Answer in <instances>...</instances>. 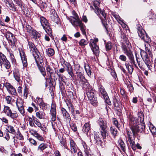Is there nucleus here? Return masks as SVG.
<instances>
[{
	"mask_svg": "<svg viewBox=\"0 0 156 156\" xmlns=\"http://www.w3.org/2000/svg\"><path fill=\"white\" fill-rule=\"evenodd\" d=\"M137 32L139 36L145 42L147 43L145 45V51L144 50L141 51V56L147 65L150 70H151V61H152L153 55L150 50V46L149 43L151 42L150 38L147 36L144 30L142 28L140 25L137 26Z\"/></svg>",
	"mask_w": 156,
	"mask_h": 156,
	"instance_id": "nucleus-1",
	"label": "nucleus"
},
{
	"mask_svg": "<svg viewBox=\"0 0 156 156\" xmlns=\"http://www.w3.org/2000/svg\"><path fill=\"white\" fill-rule=\"evenodd\" d=\"M121 37L122 50L124 53L127 56L129 60V62H126L125 65L129 73L131 74L134 69L133 65L135 66L136 65L135 63L133 55L130 50V47L131 46V44L128 38L126 37L125 34L121 33Z\"/></svg>",
	"mask_w": 156,
	"mask_h": 156,
	"instance_id": "nucleus-2",
	"label": "nucleus"
},
{
	"mask_svg": "<svg viewBox=\"0 0 156 156\" xmlns=\"http://www.w3.org/2000/svg\"><path fill=\"white\" fill-rule=\"evenodd\" d=\"M138 118L135 117L130 118V124L131 125V129L134 136L138 133H141L144 131L145 129L144 126H142L139 124L138 120H139L140 123H143L144 122V115L142 112H140L138 114Z\"/></svg>",
	"mask_w": 156,
	"mask_h": 156,
	"instance_id": "nucleus-3",
	"label": "nucleus"
},
{
	"mask_svg": "<svg viewBox=\"0 0 156 156\" xmlns=\"http://www.w3.org/2000/svg\"><path fill=\"white\" fill-rule=\"evenodd\" d=\"M72 13L74 17L72 16L69 18V21L73 26L80 27L82 34L84 35H86L85 26L82 23L77 13L75 11H73Z\"/></svg>",
	"mask_w": 156,
	"mask_h": 156,
	"instance_id": "nucleus-4",
	"label": "nucleus"
},
{
	"mask_svg": "<svg viewBox=\"0 0 156 156\" xmlns=\"http://www.w3.org/2000/svg\"><path fill=\"white\" fill-rule=\"evenodd\" d=\"M85 87L83 88L86 90V93L92 105L94 106L97 103V98L95 96V90L92 88L89 83V85H87Z\"/></svg>",
	"mask_w": 156,
	"mask_h": 156,
	"instance_id": "nucleus-5",
	"label": "nucleus"
},
{
	"mask_svg": "<svg viewBox=\"0 0 156 156\" xmlns=\"http://www.w3.org/2000/svg\"><path fill=\"white\" fill-rule=\"evenodd\" d=\"M97 122L100 126L99 130L102 138L104 139H106L108 134V129L106 123L101 118H99Z\"/></svg>",
	"mask_w": 156,
	"mask_h": 156,
	"instance_id": "nucleus-6",
	"label": "nucleus"
},
{
	"mask_svg": "<svg viewBox=\"0 0 156 156\" xmlns=\"http://www.w3.org/2000/svg\"><path fill=\"white\" fill-rule=\"evenodd\" d=\"M40 21L41 25L46 32L49 36H52V30L50 26L49 23L47 20L44 17L41 16L40 17Z\"/></svg>",
	"mask_w": 156,
	"mask_h": 156,
	"instance_id": "nucleus-7",
	"label": "nucleus"
},
{
	"mask_svg": "<svg viewBox=\"0 0 156 156\" xmlns=\"http://www.w3.org/2000/svg\"><path fill=\"white\" fill-rule=\"evenodd\" d=\"M94 6V7L95 9L94 12L98 15L99 13H101L103 17L101 16H100V19H101L102 22L103 23L104 21L106 20V14L104 12L102 11H101V9L99 8L98 6H99L100 4V2L98 1H94L93 2Z\"/></svg>",
	"mask_w": 156,
	"mask_h": 156,
	"instance_id": "nucleus-8",
	"label": "nucleus"
},
{
	"mask_svg": "<svg viewBox=\"0 0 156 156\" xmlns=\"http://www.w3.org/2000/svg\"><path fill=\"white\" fill-rule=\"evenodd\" d=\"M98 41V39L97 38L91 39L90 40V46L93 53L96 56L98 55L99 53V47L96 44Z\"/></svg>",
	"mask_w": 156,
	"mask_h": 156,
	"instance_id": "nucleus-9",
	"label": "nucleus"
},
{
	"mask_svg": "<svg viewBox=\"0 0 156 156\" xmlns=\"http://www.w3.org/2000/svg\"><path fill=\"white\" fill-rule=\"evenodd\" d=\"M15 4L21 8L23 13L26 16L29 17L30 14L29 11L28 10L25 4L21 0H13Z\"/></svg>",
	"mask_w": 156,
	"mask_h": 156,
	"instance_id": "nucleus-10",
	"label": "nucleus"
},
{
	"mask_svg": "<svg viewBox=\"0 0 156 156\" xmlns=\"http://www.w3.org/2000/svg\"><path fill=\"white\" fill-rule=\"evenodd\" d=\"M3 111L7 116L12 119H15L18 117L17 113L16 111L12 112L10 108L8 106H4Z\"/></svg>",
	"mask_w": 156,
	"mask_h": 156,
	"instance_id": "nucleus-11",
	"label": "nucleus"
},
{
	"mask_svg": "<svg viewBox=\"0 0 156 156\" xmlns=\"http://www.w3.org/2000/svg\"><path fill=\"white\" fill-rule=\"evenodd\" d=\"M76 74L77 75L78 80L83 87H86L87 85H89V83L87 82V80L85 78L82 73L80 72H76Z\"/></svg>",
	"mask_w": 156,
	"mask_h": 156,
	"instance_id": "nucleus-12",
	"label": "nucleus"
},
{
	"mask_svg": "<svg viewBox=\"0 0 156 156\" xmlns=\"http://www.w3.org/2000/svg\"><path fill=\"white\" fill-rule=\"evenodd\" d=\"M5 36L9 44L11 45L14 46L16 39L13 34L9 32H7L5 34Z\"/></svg>",
	"mask_w": 156,
	"mask_h": 156,
	"instance_id": "nucleus-13",
	"label": "nucleus"
},
{
	"mask_svg": "<svg viewBox=\"0 0 156 156\" xmlns=\"http://www.w3.org/2000/svg\"><path fill=\"white\" fill-rule=\"evenodd\" d=\"M4 85L10 94L13 95H16L17 94L16 89L10 83L6 82L4 84Z\"/></svg>",
	"mask_w": 156,
	"mask_h": 156,
	"instance_id": "nucleus-14",
	"label": "nucleus"
},
{
	"mask_svg": "<svg viewBox=\"0 0 156 156\" xmlns=\"http://www.w3.org/2000/svg\"><path fill=\"white\" fill-rule=\"evenodd\" d=\"M55 104L52 103L50 110V113L51 115V120L55 121L56 119V112L55 108Z\"/></svg>",
	"mask_w": 156,
	"mask_h": 156,
	"instance_id": "nucleus-15",
	"label": "nucleus"
},
{
	"mask_svg": "<svg viewBox=\"0 0 156 156\" xmlns=\"http://www.w3.org/2000/svg\"><path fill=\"white\" fill-rule=\"evenodd\" d=\"M50 17L51 20L57 24H58L59 23V19L58 16L54 10H51V13L50 14Z\"/></svg>",
	"mask_w": 156,
	"mask_h": 156,
	"instance_id": "nucleus-16",
	"label": "nucleus"
},
{
	"mask_svg": "<svg viewBox=\"0 0 156 156\" xmlns=\"http://www.w3.org/2000/svg\"><path fill=\"white\" fill-rule=\"evenodd\" d=\"M33 56L35 58L37 66H41V65H43V60L42 57L40 56L39 52L38 53L34 54Z\"/></svg>",
	"mask_w": 156,
	"mask_h": 156,
	"instance_id": "nucleus-17",
	"label": "nucleus"
},
{
	"mask_svg": "<svg viewBox=\"0 0 156 156\" xmlns=\"http://www.w3.org/2000/svg\"><path fill=\"white\" fill-rule=\"evenodd\" d=\"M28 45L30 51L32 54L33 55L37 53H38V51L35 45L31 41H28Z\"/></svg>",
	"mask_w": 156,
	"mask_h": 156,
	"instance_id": "nucleus-18",
	"label": "nucleus"
},
{
	"mask_svg": "<svg viewBox=\"0 0 156 156\" xmlns=\"http://www.w3.org/2000/svg\"><path fill=\"white\" fill-rule=\"evenodd\" d=\"M98 89L104 99L107 100L108 97L104 87L102 85H100L98 86Z\"/></svg>",
	"mask_w": 156,
	"mask_h": 156,
	"instance_id": "nucleus-19",
	"label": "nucleus"
},
{
	"mask_svg": "<svg viewBox=\"0 0 156 156\" xmlns=\"http://www.w3.org/2000/svg\"><path fill=\"white\" fill-rule=\"evenodd\" d=\"M61 111L63 117L68 121H71V117L69 113L64 108H62L61 109Z\"/></svg>",
	"mask_w": 156,
	"mask_h": 156,
	"instance_id": "nucleus-20",
	"label": "nucleus"
},
{
	"mask_svg": "<svg viewBox=\"0 0 156 156\" xmlns=\"http://www.w3.org/2000/svg\"><path fill=\"white\" fill-rule=\"evenodd\" d=\"M94 138L96 143L98 144H100L102 147H106V144L103 145V142H101V139L99 135L97 133H95L94 135Z\"/></svg>",
	"mask_w": 156,
	"mask_h": 156,
	"instance_id": "nucleus-21",
	"label": "nucleus"
},
{
	"mask_svg": "<svg viewBox=\"0 0 156 156\" xmlns=\"http://www.w3.org/2000/svg\"><path fill=\"white\" fill-rule=\"evenodd\" d=\"M82 145L84 148V151L85 153V156H90L91 155L90 152V150L85 142H83Z\"/></svg>",
	"mask_w": 156,
	"mask_h": 156,
	"instance_id": "nucleus-22",
	"label": "nucleus"
},
{
	"mask_svg": "<svg viewBox=\"0 0 156 156\" xmlns=\"http://www.w3.org/2000/svg\"><path fill=\"white\" fill-rule=\"evenodd\" d=\"M34 124H35L38 127L40 128L41 130L43 131H45L46 128L44 126H43L41 123L35 117H34Z\"/></svg>",
	"mask_w": 156,
	"mask_h": 156,
	"instance_id": "nucleus-23",
	"label": "nucleus"
},
{
	"mask_svg": "<svg viewBox=\"0 0 156 156\" xmlns=\"http://www.w3.org/2000/svg\"><path fill=\"white\" fill-rule=\"evenodd\" d=\"M25 118L26 120L29 122V124L30 126L36 127L34 122V117L33 116L32 118L28 115H26L25 116Z\"/></svg>",
	"mask_w": 156,
	"mask_h": 156,
	"instance_id": "nucleus-24",
	"label": "nucleus"
},
{
	"mask_svg": "<svg viewBox=\"0 0 156 156\" xmlns=\"http://www.w3.org/2000/svg\"><path fill=\"white\" fill-rule=\"evenodd\" d=\"M46 68L47 73L49 74L50 77H51L54 73L53 67L47 64L46 66Z\"/></svg>",
	"mask_w": 156,
	"mask_h": 156,
	"instance_id": "nucleus-25",
	"label": "nucleus"
},
{
	"mask_svg": "<svg viewBox=\"0 0 156 156\" xmlns=\"http://www.w3.org/2000/svg\"><path fill=\"white\" fill-rule=\"evenodd\" d=\"M13 76L15 79L18 82H20V74L19 70L18 69H15L13 72Z\"/></svg>",
	"mask_w": 156,
	"mask_h": 156,
	"instance_id": "nucleus-26",
	"label": "nucleus"
},
{
	"mask_svg": "<svg viewBox=\"0 0 156 156\" xmlns=\"http://www.w3.org/2000/svg\"><path fill=\"white\" fill-rule=\"evenodd\" d=\"M67 68V70L69 74L73 78L74 76V74L73 72V69L71 66L69 64H68L66 65Z\"/></svg>",
	"mask_w": 156,
	"mask_h": 156,
	"instance_id": "nucleus-27",
	"label": "nucleus"
},
{
	"mask_svg": "<svg viewBox=\"0 0 156 156\" xmlns=\"http://www.w3.org/2000/svg\"><path fill=\"white\" fill-rule=\"evenodd\" d=\"M37 67L41 73L44 77L45 79L47 80L48 78L45 77V76L46 75V73L45 68L43 66V65H41V66H38Z\"/></svg>",
	"mask_w": 156,
	"mask_h": 156,
	"instance_id": "nucleus-28",
	"label": "nucleus"
},
{
	"mask_svg": "<svg viewBox=\"0 0 156 156\" xmlns=\"http://www.w3.org/2000/svg\"><path fill=\"white\" fill-rule=\"evenodd\" d=\"M90 125L89 122L85 123L83 126V131L85 133H87L90 129Z\"/></svg>",
	"mask_w": 156,
	"mask_h": 156,
	"instance_id": "nucleus-29",
	"label": "nucleus"
},
{
	"mask_svg": "<svg viewBox=\"0 0 156 156\" xmlns=\"http://www.w3.org/2000/svg\"><path fill=\"white\" fill-rule=\"evenodd\" d=\"M6 130L8 132L13 134H15L16 133V131L14 127L11 125H6Z\"/></svg>",
	"mask_w": 156,
	"mask_h": 156,
	"instance_id": "nucleus-30",
	"label": "nucleus"
},
{
	"mask_svg": "<svg viewBox=\"0 0 156 156\" xmlns=\"http://www.w3.org/2000/svg\"><path fill=\"white\" fill-rule=\"evenodd\" d=\"M118 146L120 147L123 152L126 151L125 146L124 142L122 140H119L118 141Z\"/></svg>",
	"mask_w": 156,
	"mask_h": 156,
	"instance_id": "nucleus-31",
	"label": "nucleus"
},
{
	"mask_svg": "<svg viewBox=\"0 0 156 156\" xmlns=\"http://www.w3.org/2000/svg\"><path fill=\"white\" fill-rule=\"evenodd\" d=\"M31 35L33 38L35 39L39 38L41 36V34L35 30L32 31L31 33Z\"/></svg>",
	"mask_w": 156,
	"mask_h": 156,
	"instance_id": "nucleus-32",
	"label": "nucleus"
},
{
	"mask_svg": "<svg viewBox=\"0 0 156 156\" xmlns=\"http://www.w3.org/2000/svg\"><path fill=\"white\" fill-rule=\"evenodd\" d=\"M37 100V101H39V102L40 103H39V105L41 108H42L43 109H46L47 108V105L45 103L42 101L41 98H37L36 99V100Z\"/></svg>",
	"mask_w": 156,
	"mask_h": 156,
	"instance_id": "nucleus-33",
	"label": "nucleus"
},
{
	"mask_svg": "<svg viewBox=\"0 0 156 156\" xmlns=\"http://www.w3.org/2000/svg\"><path fill=\"white\" fill-rule=\"evenodd\" d=\"M47 147L48 145L47 144L44 143L41 144L38 147L37 150L43 152V150L47 148Z\"/></svg>",
	"mask_w": 156,
	"mask_h": 156,
	"instance_id": "nucleus-34",
	"label": "nucleus"
},
{
	"mask_svg": "<svg viewBox=\"0 0 156 156\" xmlns=\"http://www.w3.org/2000/svg\"><path fill=\"white\" fill-rule=\"evenodd\" d=\"M149 129L153 135H156V128L151 123L149 125Z\"/></svg>",
	"mask_w": 156,
	"mask_h": 156,
	"instance_id": "nucleus-35",
	"label": "nucleus"
},
{
	"mask_svg": "<svg viewBox=\"0 0 156 156\" xmlns=\"http://www.w3.org/2000/svg\"><path fill=\"white\" fill-rule=\"evenodd\" d=\"M110 132L112 136L115 137L117 136L118 131L117 129L114 126H111L110 128Z\"/></svg>",
	"mask_w": 156,
	"mask_h": 156,
	"instance_id": "nucleus-36",
	"label": "nucleus"
},
{
	"mask_svg": "<svg viewBox=\"0 0 156 156\" xmlns=\"http://www.w3.org/2000/svg\"><path fill=\"white\" fill-rule=\"evenodd\" d=\"M68 108L71 111V113L73 116H75L74 113V106L71 103H69L67 104Z\"/></svg>",
	"mask_w": 156,
	"mask_h": 156,
	"instance_id": "nucleus-37",
	"label": "nucleus"
},
{
	"mask_svg": "<svg viewBox=\"0 0 156 156\" xmlns=\"http://www.w3.org/2000/svg\"><path fill=\"white\" fill-rule=\"evenodd\" d=\"M23 101L20 98H17L16 100V104L17 107H20L23 106Z\"/></svg>",
	"mask_w": 156,
	"mask_h": 156,
	"instance_id": "nucleus-38",
	"label": "nucleus"
},
{
	"mask_svg": "<svg viewBox=\"0 0 156 156\" xmlns=\"http://www.w3.org/2000/svg\"><path fill=\"white\" fill-rule=\"evenodd\" d=\"M6 5L9 8L10 10L13 11H15L16 10V8L13 3H10L9 2L8 4H7Z\"/></svg>",
	"mask_w": 156,
	"mask_h": 156,
	"instance_id": "nucleus-39",
	"label": "nucleus"
},
{
	"mask_svg": "<svg viewBox=\"0 0 156 156\" xmlns=\"http://www.w3.org/2000/svg\"><path fill=\"white\" fill-rule=\"evenodd\" d=\"M84 67L85 70L88 76L90 75L91 74V71L90 69V68L88 65L84 64Z\"/></svg>",
	"mask_w": 156,
	"mask_h": 156,
	"instance_id": "nucleus-40",
	"label": "nucleus"
},
{
	"mask_svg": "<svg viewBox=\"0 0 156 156\" xmlns=\"http://www.w3.org/2000/svg\"><path fill=\"white\" fill-rule=\"evenodd\" d=\"M46 52L48 55L49 57L52 56L55 54L54 50L51 48H48Z\"/></svg>",
	"mask_w": 156,
	"mask_h": 156,
	"instance_id": "nucleus-41",
	"label": "nucleus"
},
{
	"mask_svg": "<svg viewBox=\"0 0 156 156\" xmlns=\"http://www.w3.org/2000/svg\"><path fill=\"white\" fill-rule=\"evenodd\" d=\"M20 53L22 62L27 60L26 56L25 54L23 51H20Z\"/></svg>",
	"mask_w": 156,
	"mask_h": 156,
	"instance_id": "nucleus-42",
	"label": "nucleus"
},
{
	"mask_svg": "<svg viewBox=\"0 0 156 156\" xmlns=\"http://www.w3.org/2000/svg\"><path fill=\"white\" fill-rule=\"evenodd\" d=\"M80 45L82 46H85L88 44V41L86 39H81L79 42Z\"/></svg>",
	"mask_w": 156,
	"mask_h": 156,
	"instance_id": "nucleus-43",
	"label": "nucleus"
},
{
	"mask_svg": "<svg viewBox=\"0 0 156 156\" xmlns=\"http://www.w3.org/2000/svg\"><path fill=\"white\" fill-rule=\"evenodd\" d=\"M36 116L39 119H42L44 118V113L43 112L38 111L36 113Z\"/></svg>",
	"mask_w": 156,
	"mask_h": 156,
	"instance_id": "nucleus-44",
	"label": "nucleus"
},
{
	"mask_svg": "<svg viewBox=\"0 0 156 156\" xmlns=\"http://www.w3.org/2000/svg\"><path fill=\"white\" fill-rule=\"evenodd\" d=\"M105 48L106 51H109L111 50L112 47V44L111 42H107L105 44Z\"/></svg>",
	"mask_w": 156,
	"mask_h": 156,
	"instance_id": "nucleus-45",
	"label": "nucleus"
},
{
	"mask_svg": "<svg viewBox=\"0 0 156 156\" xmlns=\"http://www.w3.org/2000/svg\"><path fill=\"white\" fill-rule=\"evenodd\" d=\"M129 142L130 145L132 148V149L133 150H136V144L134 142V141L132 139H131L129 140H128Z\"/></svg>",
	"mask_w": 156,
	"mask_h": 156,
	"instance_id": "nucleus-46",
	"label": "nucleus"
},
{
	"mask_svg": "<svg viewBox=\"0 0 156 156\" xmlns=\"http://www.w3.org/2000/svg\"><path fill=\"white\" fill-rule=\"evenodd\" d=\"M3 64L5 67L6 69H9L10 67V64L9 62L7 60H6L2 63V64Z\"/></svg>",
	"mask_w": 156,
	"mask_h": 156,
	"instance_id": "nucleus-47",
	"label": "nucleus"
},
{
	"mask_svg": "<svg viewBox=\"0 0 156 156\" xmlns=\"http://www.w3.org/2000/svg\"><path fill=\"white\" fill-rule=\"evenodd\" d=\"M78 150V147L77 146L70 148V151L72 153L76 154Z\"/></svg>",
	"mask_w": 156,
	"mask_h": 156,
	"instance_id": "nucleus-48",
	"label": "nucleus"
},
{
	"mask_svg": "<svg viewBox=\"0 0 156 156\" xmlns=\"http://www.w3.org/2000/svg\"><path fill=\"white\" fill-rule=\"evenodd\" d=\"M5 56L2 53H0V62H2V63L7 60Z\"/></svg>",
	"mask_w": 156,
	"mask_h": 156,
	"instance_id": "nucleus-49",
	"label": "nucleus"
},
{
	"mask_svg": "<svg viewBox=\"0 0 156 156\" xmlns=\"http://www.w3.org/2000/svg\"><path fill=\"white\" fill-rule=\"evenodd\" d=\"M17 108L20 113L23 116H24L25 115V111L23 106L20 107H17Z\"/></svg>",
	"mask_w": 156,
	"mask_h": 156,
	"instance_id": "nucleus-50",
	"label": "nucleus"
},
{
	"mask_svg": "<svg viewBox=\"0 0 156 156\" xmlns=\"http://www.w3.org/2000/svg\"><path fill=\"white\" fill-rule=\"evenodd\" d=\"M28 91V89L25 87L23 90V97L25 99H26L27 97Z\"/></svg>",
	"mask_w": 156,
	"mask_h": 156,
	"instance_id": "nucleus-51",
	"label": "nucleus"
},
{
	"mask_svg": "<svg viewBox=\"0 0 156 156\" xmlns=\"http://www.w3.org/2000/svg\"><path fill=\"white\" fill-rule=\"evenodd\" d=\"M69 144L70 148L74 147L76 145V144L75 143L74 140L72 139H69Z\"/></svg>",
	"mask_w": 156,
	"mask_h": 156,
	"instance_id": "nucleus-52",
	"label": "nucleus"
},
{
	"mask_svg": "<svg viewBox=\"0 0 156 156\" xmlns=\"http://www.w3.org/2000/svg\"><path fill=\"white\" fill-rule=\"evenodd\" d=\"M152 102V99L151 98H147L145 101V105H148L150 104Z\"/></svg>",
	"mask_w": 156,
	"mask_h": 156,
	"instance_id": "nucleus-53",
	"label": "nucleus"
},
{
	"mask_svg": "<svg viewBox=\"0 0 156 156\" xmlns=\"http://www.w3.org/2000/svg\"><path fill=\"white\" fill-rule=\"evenodd\" d=\"M70 126L74 132L77 131V127L76 125L74 123H72L70 124Z\"/></svg>",
	"mask_w": 156,
	"mask_h": 156,
	"instance_id": "nucleus-54",
	"label": "nucleus"
},
{
	"mask_svg": "<svg viewBox=\"0 0 156 156\" xmlns=\"http://www.w3.org/2000/svg\"><path fill=\"white\" fill-rule=\"evenodd\" d=\"M119 59L122 61L126 62L127 58L125 55H121L119 56Z\"/></svg>",
	"mask_w": 156,
	"mask_h": 156,
	"instance_id": "nucleus-55",
	"label": "nucleus"
},
{
	"mask_svg": "<svg viewBox=\"0 0 156 156\" xmlns=\"http://www.w3.org/2000/svg\"><path fill=\"white\" fill-rule=\"evenodd\" d=\"M28 140L34 146H36L37 144V142L34 139L32 138H29Z\"/></svg>",
	"mask_w": 156,
	"mask_h": 156,
	"instance_id": "nucleus-56",
	"label": "nucleus"
},
{
	"mask_svg": "<svg viewBox=\"0 0 156 156\" xmlns=\"http://www.w3.org/2000/svg\"><path fill=\"white\" fill-rule=\"evenodd\" d=\"M27 30L28 33H31L33 31H34V30L33 28L30 26L28 25L27 27Z\"/></svg>",
	"mask_w": 156,
	"mask_h": 156,
	"instance_id": "nucleus-57",
	"label": "nucleus"
},
{
	"mask_svg": "<svg viewBox=\"0 0 156 156\" xmlns=\"http://www.w3.org/2000/svg\"><path fill=\"white\" fill-rule=\"evenodd\" d=\"M35 137H36L39 140L41 141H44V138L41 135L38 133H37Z\"/></svg>",
	"mask_w": 156,
	"mask_h": 156,
	"instance_id": "nucleus-58",
	"label": "nucleus"
},
{
	"mask_svg": "<svg viewBox=\"0 0 156 156\" xmlns=\"http://www.w3.org/2000/svg\"><path fill=\"white\" fill-rule=\"evenodd\" d=\"M129 83V84L127 85V87L129 88V90L130 92L132 91L133 90V87L132 85L130 82Z\"/></svg>",
	"mask_w": 156,
	"mask_h": 156,
	"instance_id": "nucleus-59",
	"label": "nucleus"
},
{
	"mask_svg": "<svg viewBox=\"0 0 156 156\" xmlns=\"http://www.w3.org/2000/svg\"><path fill=\"white\" fill-rule=\"evenodd\" d=\"M5 99L8 104H10V103L12 100V98L11 97L9 96H7L5 97Z\"/></svg>",
	"mask_w": 156,
	"mask_h": 156,
	"instance_id": "nucleus-60",
	"label": "nucleus"
},
{
	"mask_svg": "<svg viewBox=\"0 0 156 156\" xmlns=\"http://www.w3.org/2000/svg\"><path fill=\"white\" fill-rule=\"evenodd\" d=\"M29 132L31 135H33L35 137L36 136L38 133L35 130H34L33 129L30 130Z\"/></svg>",
	"mask_w": 156,
	"mask_h": 156,
	"instance_id": "nucleus-61",
	"label": "nucleus"
},
{
	"mask_svg": "<svg viewBox=\"0 0 156 156\" xmlns=\"http://www.w3.org/2000/svg\"><path fill=\"white\" fill-rule=\"evenodd\" d=\"M113 122L114 124L117 128H119L118 122L116 119H113Z\"/></svg>",
	"mask_w": 156,
	"mask_h": 156,
	"instance_id": "nucleus-62",
	"label": "nucleus"
},
{
	"mask_svg": "<svg viewBox=\"0 0 156 156\" xmlns=\"http://www.w3.org/2000/svg\"><path fill=\"white\" fill-rule=\"evenodd\" d=\"M34 3L37 4H41L42 2L41 0H37V1L35 0H31Z\"/></svg>",
	"mask_w": 156,
	"mask_h": 156,
	"instance_id": "nucleus-63",
	"label": "nucleus"
},
{
	"mask_svg": "<svg viewBox=\"0 0 156 156\" xmlns=\"http://www.w3.org/2000/svg\"><path fill=\"white\" fill-rule=\"evenodd\" d=\"M114 17L116 19V20L118 21V22L120 23V22L122 21L121 20V18L119 15H114Z\"/></svg>",
	"mask_w": 156,
	"mask_h": 156,
	"instance_id": "nucleus-64",
	"label": "nucleus"
}]
</instances>
